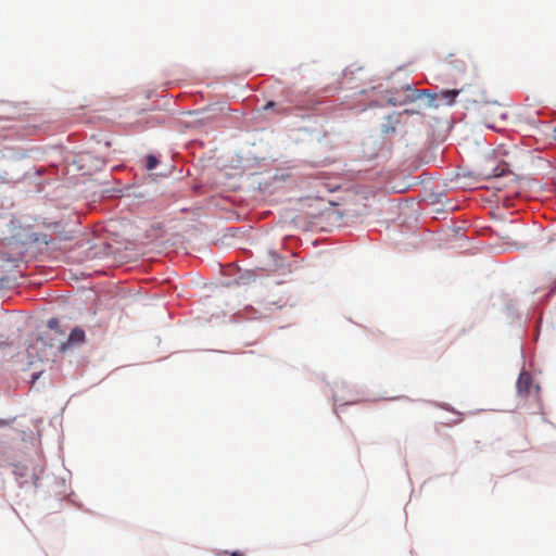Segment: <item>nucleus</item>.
Instances as JSON below:
<instances>
[{
	"mask_svg": "<svg viewBox=\"0 0 556 556\" xmlns=\"http://www.w3.org/2000/svg\"><path fill=\"white\" fill-rule=\"evenodd\" d=\"M450 68L455 73H465L469 64H473L471 58L466 53H450L445 60Z\"/></svg>",
	"mask_w": 556,
	"mask_h": 556,
	"instance_id": "obj_2",
	"label": "nucleus"
},
{
	"mask_svg": "<svg viewBox=\"0 0 556 556\" xmlns=\"http://www.w3.org/2000/svg\"><path fill=\"white\" fill-rule=\"evenodd\" d=\"M458 93L459 90L456 89L443 90L440 93H430L428 90H424L420 92V94H425L429 98V105L433 108H438L441 104H453Z\"/></svg>",
	"mask_w": 556,
	"mask_h": 556,
	"instance_id": "obj_1",
	"label": "nucleus"
},
{
	"mask_svg": "<svg viewBox=\"0 0 556 556\" xmlns=\"http://www.w3.org/2000/svg\"><path fill=\"white\" fill-rule=\"evenodd\" d=\"M408 90H410V91H413V92H417V91H418V90H416V89H410L409 87H408Z\"/></svg>",
	"mask_w": 556,
	"mask_h": 556,
	"instance_id": "obj_10",
	"label": "nucleus"
},
{
	"mask_svg": "<svg viewBox=\"0 0 556 556\" xmlns=\"http://www.w3.org/2000/svg\"><path fill=\"white\" fill-rule=\"evenodd\" d=\"M505 172H506V168L504 166L501 168L497 167L494 169L492 176H494V177L502 176Z\"/></svg>",
	"mask_w": 556,
	"mask_h": 556,
	"instance_id": "obj_7",
	"label": "nucleus"
},
{
	"mask_svg": "<svg viewBox=\"0 0 556 556\" xmlns=\"http://www.w3.org/2000/svg\"><path fill=\"white\" fill-rule=\"evenodd\" d=\"M516 387L518 394L521 396L530 395L532 393V389L535 390L536 394L540 391L539 386H533L532 377L528 371L520 372Z\"/></svg>",
	"mask_w": 556,
	"mask_h": 556,
	"instance_id": "obj_3",
	"label": "nucleus"
},
{
	"mask_svg": "<svg viewBox=\"0 0 556 556\" xmlns=\"http://www.w3.org/2000/svg\"><path fill=\"white\" fill-rule=\"evenodd\" d=\"M85 340H86L85 331L79 327H75L71 331L67 340L65 342L61 343L59 350H60V352H66L67 350L72 349L74 346L83 344L85 342Z\"/></svg>",
	"mask_w": 556,
	"mask_h": 556,
	"instance_id": "obj_4",
	"label": "nucleus"
},
{
	"mask_svg": "<svg viewBox=\"0 0 556 556\" xmlns=\"http://www.w3.org/2000/svg\"><path fill=\"white\" fill-rule=\"evenodd\" d=\"M49 329L53 330L55 333L63 334V331L60 328V321L58 318H50L47 323Z\"/></svg>",
	"mask_w": 556,
	"mask_h": 556,
	"instance_id": "obj_5",
	"label": "nucleus"
},
{
	"mask_svg": "<svg viewBox=\"0 0 556 556\" xmlns=\"http://www.w3.org/2000/svg\"><path fill=\"white\" fill-rule=\"evenodd\" d=\"M230 556H244V555H243V553L236 551V552H232L230 554Z\"/></svg>",
	"mask_w": 556,
	"mask_h": 556,
	"instance_id": "obj_9",
	"label": "nucleus"
},
{
	"mask_svg": "<svg viewBox=\"0 0 556 556\" xmlns=\"http://www.w3.org/2000/svg\"><path fill=\"white\" fill-rule=\"evenodd\" d=\"M275 105H276V103L270 101V102H268V103L264 106V110L273 109Z\"/></svg>",
	"mask_w": 556,
	"mask_h": 556,
	"instance_id": "obj_8",
	"label": "nucleus"
},
{
	"mask_svg": "<svg viewBox=\"0 0 556 556\" xmlns=\"http://www.w3.org/2000/svg\"><path fill=\"white\" fill-rule=\"evenodd\" d=\"M159 164V160L156 159V156L152 155V154H149L147 156V161H146V167L148 170H152L154 169Z\"/></svg>",
	"mask_w": 556,
	"mask_h": 556,
	"instance_id": "obj_6",
	"label": "nucleus"
}]
</instances>
